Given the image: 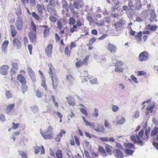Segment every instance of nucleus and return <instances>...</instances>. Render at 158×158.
I'll return each mask as SVG.
<instances>
[{
	"label": "nucleus",
	"instance_id": "nucleus-1",
	"mask_svg": "<svg viewBox=\"0 0 158 158\" xmlns=\"http://www.w3.org/2000/svg\"><path fill=\"white\" fill-rule=\"evenodd\" d=\"M82 118L86 126H89L93 128L94 130L98 132H103L104 131L105 129L102 124H98L96 126H94V123L88 122L83 116L82 117Z\"/></svg>",
	"mask_w": 158,
	"mask_h": 158
},
{
	"label": "nucleus",
	"instance_id": "nucleus-2",
	"mask_svg": "<svg viewBox=\"0 0 158 158\" xmlns=\"http://www.w3.org/2000/svg\"><path fill=\"white\" fill-rule=\"evenodd\" d=\"M53 130V127L50 126L48 127L46 131H43L41 130L40 132L41 135L45 139H50L53 138V135L52 133H50V132H52Z\"/></svg>",
	"mask_w": 158,
	"mask_h": 158
},
{
	"label": "nucleus",
	"instance_id": "nucleus-3",
	"mask_svg": "<svg viewBox=\"0 0 158 158\" xmlns=\"http://www.w3.org/2000/svg\"><path fill=\"white\" fill-rule=\"evenodd\" d=\"M144 134L143 130H141L139 133V135H136V139L135 136L134 135H132L131 137V140L135 143H137L140 146L143 145V142L141 140L140 137L143 138Z\"/></svg>",
	"mask_w": 158,
	"mask_h": 158
},
{
	"label": "nucleus",
	"instance_id": "nucleus-4",
	"mask_svg": "<svg viewBox=\"0 0 158 158\" xmlns=\"http://www.w3.org/2000/svg\"><path fill=\"white\" fill-rule=\"evenodd\" d=\"M23 21L22 17H18L16 20L15 24V27L18 30L21 31L23 28Z\"/></svg>",
	"mask_w": 158,
	"mask_h": 158
},
{
	"label": "nucleus",
	"instance_id": "nucleus-5",
	"mask_svg": "<svg viewBox=\"0 0 158 158\" xmlns=\"http://www.w3.org/2000/svg\"><path fill=\"white\" fill-rule=\"evenodd\" d=\"M123 65V63L120 60H116L114 66L115 67V71L118 73H122L123 69L122 67Z\"/></svg>",
	"mask_w": 158,
	"mask_h": 158
},
{
	"label": "nucleus",
	"instance_id": "nucleus-6",
	"mask_svg": "<svg viewBox=\"0 0 158 158\" xmlns=\"http://www.w3.org/2000/svg\"><path fill=\"white\" fill-rule=\"evenodd\" d=\"M149 56V54L148 52L143 51L139 54L138 56L139 60L141 62L145 61L148 59Z\"/></svg>",
	"mask_w": 158,
	"mask_h": 158
},
{
	"label": "nucleus",
	"instance_id": "nucleus-7",
	"mask_svg": "<svg viewBox=\"0 0 158 158\" xmlns=\"http://www.w3.org/2000/svg\"><path fill=\"white\" fill-rule=\"evenodd\" d=\"M53 46L52 44H48L45 49V52L49 57H51L52 53Z\"/></svg>",
	"mask_w": 158,
	"mask_h": 158
},
{
	"label": "nucleus",
	"instance_id": "nucleus-8",
	"mask_svg": "<svg viewBox=\"0 0 158 158\" xmlns=\"http://www.w3.org/2000/svg\"><path fill=\"white\" fill-rule=\"evenodd\" d=\"M35 153L37 154L40 151L41 154H43L45 153L43 145L40 146H35L34 147Z\"/></svg>",
	"mask_w": 158,
	"mask_h": 158
},
{
	"label": "nucleus",
	"instance_id": "nucleus-9",
	"mask_svg": "<svg viewBox=\"0 0 158 158\" xmlns=\"http://www.w3.org/2000/svg\"><path fill=\"white\" fill-rule=\"evenodd\" d=\"M28 36L30 41L32 43L36 42V32L30 31L28 33Z\"/></svg>",
	"mask_w": 158,
	"mask_h": 158
},
{
	"label": "nucleus",
	"instance_id": "nucleus-10",
	"mask_svg": "<svg viewBox=\"0 0 158 158\" xmlns=\"http://www.w3.org/2000/svg\"><path fill=\"white\" fill-rule=\"evenodd\" d=\"M52 81V86L54 89H56L58 85V80L56 76H52L51 77Z\"/></svg>",
	"mask_w": 158,
	"mask_h": 158
},
{
	"label": "nucleus",
	"instance_id": "nucleus-11",
	"mask_svg": "<svg viewBox=\"0 0 158 158\" xmlns=\"http://www.w3.org/2000/svg\"><path fill=\"white\" fill-rule=\"evenodd\" d=\"M107 48L108 50L111 53H115L117 51L116 46L110 43L108 44Z\"/></svg>",
	"mask_w": 158,
	"mask_h": 158
},
{
	"label": "nucleus",
	"instance_id": "nucleus-12",
	"mask_svg": "<svg viewBox=\"0 0 158 158\" xmlns=\"http://www.w3.org/2000/svg\"><path fill=\"white\" fill-rule=\"evenodd\" d=\"M9 68V66L4 65L2 66L0 68V73L2 75H6L7 74V70Z\"/></svg>",
	"mask_w": 158,
	"mask_h": 158
},
{
	"label": "nucleus",
	"instance_id": "nucleus-13",
	"mask_svg": "<svg viewBox=\"0 0 158 158\" xmlns=\"http://www.w3.org/2000/svg\"><path fill=\"white\" fill-rule=\"evenodd\" d=\"M114 154L117 158H123L124 156L123 152L119 149H116L114 151Z\"/></svg>",
	"mask_w": 158,
	"mask_h": 158
},
{
	"label": "nucleus",
	"instance_id": "nucleus-14",
	"mask_svg": "<svg viewBox=\"0 0 158 158\" xmlns=\"http://www.w3.org/2000/svg\"><path fill=\"white\" fill-rule=\"evenodd\" d=\"M43 28H45L43 30L44 36L45 38L48 37L49 35L50 28L48 27V26L47 25H44L40 26Z\"/></svg>",
	"mask_w": 158,
	"mask_h": 158
},
{
	"label": "nucleus",
	"instance_id": "nucleus-15",
	"mask_svg": "<svg viewBox=\"0 0 158 158\" xmlns=\"http://www.w3.org/2000/svg\"><path fill=\"white\" fill-rule=\"evenodd\" d=\"M13 43L14 47L17 49H20L21 47V43L20 41L17 38L14 39L13 41Z\"/></svg>",
	"mask_w": 158,
	"mask_h": 158
},
{
	"label": "nucleus",
	"instance_id": "nucleus-16",
	"mask_svg": "<svg viewBox=\"0 0 158 158\" xmlns=\"http://www.w3.org/2000/svg\"><path fill=\"white\" fill-rule=\"evenodd\" d=\"M66 98L69 106H74L76 105V103L75 100L71 96H70L68 97H66Z\"/></svg>",
	"mask_w": 158,
	"mask_h": 158
},
{
	"label": "nucleus",
	"instance_id": "nucleus-17",
	"mask_svg": "<svg viewBox=\"0 0 158 158\" xmlns=\"http://www.w3.org/2000/svg\"><path fill=\"white\" fill-rule=\"evenodd\" d=\"M28 73L29 75L33 81H36L35 77V73L32 69L30 67L27 68Z\"/></svg>",
	"mask_w": 158,
	"mask_h": 158
},
{
	"label": "nucleus",
	"instance_id": "nucleus-18",
	"mask_svg": "<svg viewBox=\"0 0 158 158\" xmlns=\"http://www.w3.org/2000/svg\"><path fill=\"white\" fill-rule=\"evenodd\" d=\"M48 66L49 67V70L48 72V73L49 74L51 77H52V76H56L54 73V68H53L52 64L50 63L48 64Z\"/></svg>",
	"mask_w": 158,
	"mask_h": 158
},
{
	"label": "nucleus",
	"instance_id": "nucleus-19",
	"mask_svg": "<svg viewBox=\"0 0 158 158\" xmlns=\"http://www.w3.org/2000/svg\"><path fill=\"white\" fill-rule=\"evenodd\" d=\"M81 1L79 0H74L73 2V6L77 9L81 8L83 6L81 4Z\"/></svg>",
	"mask_w": 158,
	"mask_h": 158
},
{
	"label": "nucleus",
	"instance_id": "nucleus-20",
	"mask_svg": "<svg viewBox=\"0 0 158 158\" xmlns=\"http://www.w3.org/2000/svg\"><path fill=\"white\" fill-rule=\"evenodd\" d=\"M66 79L68 82L69 85H72L75 81L74 78L71 75H68L66 76Z\"/></svg>",
	"mask_w": 158,
	"mask_h": 158
},
{
	"label": "nucleus",
	"instance_id": "nucleus-21",
	"mask_svg": "<svg viewBox=\"0 0 158 158\" xmlns=\"http://www.w3.org/2000/svg\"><path fill=\"white\" fill-rule=\"evenodd\" d=\"M12 68L11 69V72L12 74H16L15 71L18 69V65L17 63L14 62H12L11 63Z\"/></svg>",
	"mask_w": 158,
	"mask_h": 158
},
{
	"label": "nucleus",
	"instance_id": "nucleus-22",
	"mask_svg": "<svg viewBox=\"0 0 158 158\" xmlns=\"http://www.w3.org/2000/svg\"><path fill=\"white\" fill-rule=\"evenodd\" d=\"M135 10H140L142 7V4L140 0H135Z\"/></svg>",
	"mask_w": 158,
	"mask_h": 158
},
{
	"label": "nucleus",
	"instance_id": "nucleus-23",
	"mask_svg": "<svg viewBox=\"0 0 158 158\" xmlns=\"http://www.w3.org/2000/svg\"><path fill=\"white\" fill-rule=\"evenodd\" d=\"M155 135L156 136V139L158 141V127H155L151 131V136H153Z\"/></svg>",
	"mask_w": 158,
	"mask_h": 158
},
{
	"label": "nucleus",
	"instance_id": "nucleus-24",
	"mask_svg": "<svg viewBox=\"0 0 158 158\" xmlns=\"http://www.w3.org/2000/svg\"><path fill=\"white\" fill-rule=\"evenodd\" d=\"M116 119V123L118 124H123L125 121V118L120 116H117Z\"/></svg>",
	"mask_w": 158,
	"mask_h": 158
},
{
	"label": "nucleus",
	"instance_id": "nucleus-25",
	"mask_svg": "<svg viewBox=\"0 0 158 158\" xmlns=\"http://www.w3.org/2000/svg\"><path fill=\"white\" fill-rule=\"evenodd\" d=\"M150 15V21L151 22L154 21L156 18V15L154 10L152 9L151 10Z\"/></svg>",
	"mask_w": 158,
	"mask_h": 158
},
{
	"label": "nucleus",
	"instance_id": "nucleus-26",
	"mask_svg": "<svg viewBox=\"0 0 158 158\" xmlns=\"http://www.w3.org/2000/svg\"><path fill=\"white\" fill-rule=\"evenodd\" d=\"M17 79L22 84H25L26 82V80L24 77L21 74H19L17 77Z\"/></svg>",
	"mask_w": 158,
	"mask_h": 158
},
{
	"label": "nucleus",
	"instance_id": "nucleus-27",
	"mask_svg": "<svg viewBox=\"0 0 158 158\" xmlns=\"http://www.w3.org/2000/svg\"><path fill=\"white\" fill-rule=\"evenodd\" d=\"M8 43V41L7 40H6L3 42L2 44V51L4 52H5L6 51Z\"/></svg>",
	"mask_w": 158,
	"mask_h": 158
},
{
	"label": "nucleus",
	"instance_id": "nucleus-28",
	"mask_svg": "<svg viewBox=\"0 0 158 158\" xmlns=\"http://www.w3.org/2000/svg\"><path fill=\"white\" fill-rule=\"evenodd\" d=\"M10 27L11 36L13 37H15L17 34V31L13 25H11Z\"/></svg>",
	"mask_w": 158,
	"mask_h": 158
},
{
	"label": "nucleus",
	"instance_id": "nucleus-29",
	"mask_svg": "<svg viewBox=\"0 0 158 158\" xmlns=\"http://www.w3.org/2000/svg\"><path fill=\"white\" fill-rule=\"evenodd\" d=\"M15 105L14 104H10L9 105L6 109V113L9 114L10 112L12 109L14 107Z\"/></svg>",
	"mask_w": 158,
	"mask_h": 158
},
{
	"label": "nucleus",
	"instance_id": "nucleus-30",
	"mask_svg": "<svg viewBox=\"0 0 158 158\" xmlns=\"http://www.w3.org/2000/svg\"><path fill=\"white\" fill-rule=\"evenodd\" d=\"M124 24L123 21L122 19H121L118 22L114 24V25L116 28H117L119 27H122L123 26Z\"/></svg>",
	"mask_w": 158,
	"mask_h": 158
},
{
	"label": "nucleus",
	"instance_id": "nucleus-31",
	"mask_svg": "<svg viewBox=\"0 0 158 158\" xmlns=\"http://www.w3.org/2000/svg\"><path fill=\"white\" fill-rule=\"evenodd\" d=\"M155 106V103L154 102H152V104L148 106L146 108V110L148 111L150 113H152L153 111V109Z\"/></svg>",
	"mask_w": 158,
	"mask_h": 158
},
{
	"label": "nucleus",
	"instance_id": "nucleus-32",
	"mask_svg": "<svg viewBox=\"0 0 158 158\" xmlns=\"http://www.w3.org/2000/svg\"><path fill=\"white\" fill-rule=\"evenodd\" d=\"M137 35H135V38L136 40L138 42H140L142 40L141 36L143 34V32L141 31H139Z\"/></svg>",
	"mask_w": 158,
	"mask_h": 158
},
{
	"label": "nucleus",
	"instance_id": "nucleus-33",
	"mask_svg": "<svg viewBox=\"0 0 158 158\" xmlns=\"http://www.w3.org/2000/svg\"><path fill=\"white\" fill-rule=\"evenodd\" d=\"M57 158H62L63 157L62 151L60 149L57 150L55 153Z\"/></svg>",
	"mask_w": 158,
	"mask_h": 158
},
{
	"label": "nucleus",
	"instance_id": "nucleus-34",
	"mask_svg": "<svg viewBox=\"0 0 158 158\" xmlns=\"http://www.w3.org/2000/svg\"><path fill=\"white\" fill-rule=\"evenodd\" d=\"M37 9L39 13L42 14L43 13V10L44 9L43 5L38 4L37 5Z\"/></svg>",
	"mask_w": 158,
	"mask_h": 158
},
{
	"label": "nucleus",
	"instance_id": "nucleus-35",
	"mask_svg": "<svg viewBox=\"0 0 158 158\" xmlns=\"http://www.w3.org/2000/svg\"><path fill=\"white\" fill-rule=\"evenodd\" d=\"M157 28V26L156 25L151 26L150 24L148 25V29L151 31H155Z\"/></svg>",
	"mask_w": 158,
	"mask_h": 158
},
{
	"label": "nucleus",
	"instance_id": "nucleus-36",
	"mask_svg": "<svg viewBox=\"0 0 158 158\" xmlns=\"http://www.w3.org/2000/svg\"><path fill=\"white\" fill-rule=\"evenodd\" d=\"M55 0H50L49 4L48 5V10L49 11V8H50V6L52 7V10H53V8L55 7Z\"/></svg>",
	"mask_w": 158,
	"mask_h": 158
},
{
	"label": "nucleus",
	"instance_id": "nucleus-37",
	"mask_svg": "<svg viewBox=\"0 0 158 158\" xmlns=\"http://www.w3.org/2000/svg\"><path fill=\"white\" fill-rule=\"evenodd\" d=\"M31 29L34 32H36V27L32 20H31Z\"/></svg>",
	"mask_w": 158,
	"mask_h": 158
},
{
	"label": "nucleus",
	"instance_id": "nucleus-38",
	"mask_svg": "<svg viewBox=\"0 0 158 158\" xmlns=\"http://www.w3.org/2000/svg\"><path fill=\"white\" fill-rule=\"evenodd\" d=\"M89 56H86L84 59L83 61H82L84 65H87L89 62Z\"/></svg>",
	"mask_w": 158,
	"mask_h": 158
},
{
	"label": "nucleus",
	"instance_id": "nucleus-39",
	"mask_svg": "<svg viewBox=\"0 0 158 158\" xmlns=\"http://www.w3.org/2000/svg\"><path fill=\"white\" fill-rule=\"evenodd\" d=\"M76 23L75 19L73 17L69 18V24L71 26L74 24Z\"/></svg>",
	"mask_w": 158,
	"mask_h": 158
},
{
	"label": "nucleus",
	"instance_id": "nucleus-40",
	"mask_svg": "<svg viewBox=\"0 0 158 158\" xmlns=\"http://www.w3.org/2000/svg\"><path fill=\"white\" fill-rule=\"evenodd\" d=\"M41 85L43 86L46 91L48 90L47 86L46 84V81L45 79L42 80L41 81Z\"/></svg>",
	"mask_w": 158,
	"mask_h": 158
},
{
	"label": "nucleus",
	"instance_id": "nucleus-41",
	"mask_svg": "<svg viewBox=\"0 0 158 158\" xmlns=\"http://www.w3.org/2000/svg\"><path fill=\"white\" fill-rule=\"evenodd\" d=\"M19 154L21 156L22 158H27V156L26 152L22 151H19Z\"/></svg>",
	"mask_w": 158,
	"mask_h": 158
},
{
	"label": "nucleus",
	"instance_id": "nucleus-42",
	"mask_svg": "<svg viewBox=\"0 0 158 158\" xmlns=\"http://www.w3.org/2000/svg\"><path fill=\"white\" fill-rule=\"evenodd\" d=\"M64 52L65 55H66L67 57H69L70 56L71 52L68 47H66L65 48Z\"/></svg>",
	"mask_w": 158,
	"mask_h": 158
},
{
	"label": "nucleus",
	"instance_id": "nucleus-43",
	"mask_svg": "<svg viewBox=\"0 0 158 158\" xmlns=\"http://www.w3.org/2000/svg\"><path fill=\"white\" fill-rule=\"evenodd\" d=\"M76 67L77 68H79L84 65L82 61L81 60L77 61L75 64Z\"/></svg>",
	"mask_w": 158,
	"mask_h": 158
},
{
	"label": "nucleus",
	"instance_id": "nucleus-44",
	"mask_svg": "<svg viewBox=\"0 0 158 158\" xmlns=\"http://www.w3.org/2000/svg\"><path fill=\"white\" fill-rule=\"evenodd\" d=\"M5 94L6 98L8 99L12 97V94L9 90H7L6 91Z\"/></svg>",
	"mask_w": 158,
	"mask_h": 158
},
{
	"label": "nucleus",
	"instance_id": "nucleus-45",
	"mask_svg": "<svg viewBox=\"0 0 158 158\" xmlns=\"http://www.w3.org/2000/svg\"><path fill=\"white\" fill-rule=\"evenodd\" d=\"M74 138L77 145V146H79L80 145V142L79 138L76 135L74 136Z\"/></svg>",
	"mask_w": 158,
	"mask_h": 158
},
{
	"label": "nucleus",
	"instance_id": "nucleus-46",
	"mask_svg": "<svg viewBox=\"0 0 158 158\" xmlns=\"http://www.w3.org/2000/svg\"><path fill=\"white\" fill-rule=\"evenodd\" d=\"M98 111L99 110L97 108H95L93 113V116L95 117H97L98 115Z\"/></svg>",
	"mask_w": 158,
	"mask_h": 158
},
{
	"label": "nucleus",
	"instance_id": "nucleus-47",
	"mask_svg": "<svg viewBox=\"0 0 158 158\" xmlns=\"http://www.w3.org/2000/svg\"><path fill=\"white\" fill-rule=\"evenodd\" d=\"M111 147L110 146L106 144V146L105 147V148L106 150V151L107 152L109 153L110 155H111V150L110 149V148H111Z\"/></svg>",
	"mask_w": 158,
	"mask_h": 158
},
{
	"label": "nucleus",
	"instance_id": "nucleus-48",
	"mask_svg": "<svg viewBox=\"0 0 158 158\" xmlns=\"http://www.w3.org/2000/svg\"><path fill=\"white\" fill-rule=\"evenodd\" d=\"M125 146L126 148H135V146L131 143H127L125 144Z\"/></svg>",
	"mask_w": 158,
	"mask_h": 158
},
{
	"label": "nucleus",
	"instance_id": "nucleus-49",
	"mask_svg": "<svg viewBox=\"0 0 158 158\" xmlns=\"http://www.w3.org/2000/svg\"><path fill=\"white\" fill-rule=\"evenodd\" d=\"M80 111L81 113L85 116L88 115V113L87 110L85 108H81L80 109Z\"/></svg>",
	"mask_w": 158,
	"mask_h": 158
},
{
	"label": "nucleus",
	"instance_id": "nucleus-50",
	"mask_svg": "<svg viewBox=\"0 0 158 158\" xmlns=\"http://www.w3.org/2000/svg\"><path fill=\"white\" fill-rule=\"evenodd\" d=\"M98 150V151L100 153H101L102 154H106V151L105 149H104V148L103 147H102L101 146H99Z\"/></svg>",
	"mask_w": 158,
	"mask_h": 158
},
{
	"label": "nucleus",
	"instance_id": "nucleus-51",
	"mask_svg": "<svg viewBox=\"0 0 158 158\" xmlns=\"http://www.w3.org/2000/svg\"><path fill=\"white\" fill-rule=\"evenodd\" d=\"M150 132V130L149 129H147L145 130V135L146 136V139H145L146 141H147L148 138L149 137V134Z\"/></svg>",
	"mask_w": 158,
	"mask_h": 158
},
{
	"label": "nucleus",
	"instance_id": "nucleus-52",
	"mask_svg": "<svg viewBox=\"0 0 158 158\" xmlns=\"http://www.w3.org/2000/svg\"><path fill=\"white\" fill-rule=\"evenodd\" d=\"M73 27L70 28V32L71 33H73L74 32V31H77L76 30L78 27L77 25L75 24L73 25Z\"/></svg>",
	"mask_w": 158,
	"mask_h": 158
},
{
	"label": "nucleus",
	"instance_id": "nucleus-53",
	"mask_svg": "<svg viewBox=\"0 0 158 158\" xmlns=\"http://www.w3.org/2000/svg\"><path fill=\"white\" fill-rule=\"evenodd\" d=\"M27 90V86L26 85V84H22V92L24 93Z\"/></svg>",
	"mask_w": 158,
	"mask_h": 158
},
{
	"label": "nucleus",
	"instance_id": "nucleus-54",
	"mask_svg": "<svg viewBox=\"0 0 158 158\" xmlns=\"http://www.w3.org/2000/svg\"><path fill=\"white\" fill-rule=\"evenodd\" d=\"M32 16L36 20H38L40 19V17L39 15H37L35 12H33L31 13Z\"/></svg>",
	"mask_w": 158,
	"mask_h": 158
},
{
	"label": "nucleus",
	"instance_id": "nucleus-55",
	"mask_svg": "<svg viewBox=\"0 0 158 158\" xmlns=\"http://www.w3.org/2000/svg\"><path fill=\"white\" fill-rule=\"evenodd\" d=\"M125 152L127 154H129L130 155H132L134 152V151L130 149H127L125 150Z\"/></svg>",
	"mask_w": 158,
	"mask_h": 158
},
{
	"label": "nucleus",
	"instance_id": "nucleus-56",
	"mask_svg": "<svg viewBox=\"0 0 158 158\" xmlns=\"http://www.w3.org/2000/svg\"><path fill=\"white\" fill-rule=\"evenodd\" d=\"M66 131L64 130L61 129L60 130L59 133L58 134V135L62 138L64 135L66 134Z\"/></svg>",
	"mask_w": 158,
	"mask_h": 158
},
{
	"label": "nucleus",
	"instance_id": "nucleus-57",
	"mask_svg": "<svg viewBox=\"0 0 158 158\" xmlns=\"http://www.w3.org/2000/svg\"><path fill=\"white\" fill-rule=\"evenodd\" d=\"M104 22H105L103 20H100L99 22H96V24L98 26H103Z\"/></svg>",
	"mask_w": 158,
	"mask_h": 158
},
{
	"label": "nucleus",
	"instance_id": "nucleus-58",
	"mask_svg": "<svg viewBox=\"0 0 158 158\" xmlns=\"http://www.w3.org/2000/svg\"><path fill=\"white\" fill-rule=\"evenodd\" d=\"M146 74V73L143 71H138L137 72V75L138 76L144 75Z\"/></svg>",
	"mask_w": 158,
	"mask_h": 158
},
{
	"label": "nucleus",
	"instance_id": "nucleus-59",
	"mask_svg": "<svg viewBox=\"0 0 158 158\" xmlns=\"http://www.w3.org/2000/svg\"><path fill=\"white\" fill-rule=\"evenodd\" d=\"M119 109L118 106L114 105H113L112 106V110L114 112L117 111Z\"/></svg>",
	"mask_w": 158,
	"mask_h": 158
},
{
	"label": "nucleus",
	"instance_id": "nucleus-60",
	"mask_svg": "<svg viewBox=\"0 0 158 158\" xmlns=\"http://www.w3.org/2000/svg\"><path fill=\"white\" fill-rule=\"evenodd\" d=\"M42 93L38 89H37L36 91V96L39 98H40L42 97Z\"/></svg>",
	"mask_w": 158,
	"mask_h": 158
},
{
	"label": "nucleus",
	"instance_id": "nucleus-61",
	"mask_svg": "<svg viewBox=\"0 0 158 158\" xmlns=\"http://www.w3.org/2000/svg\"><path fill=\"white\" fill-rule=\"evenodd\" d=\"M104 125L105 127L107 128H110V123L106 119L104 120Z\"/></svg>",
	"mask_w": 158,
	"mask_h": 158
},
{
	"label": "nucleus",
	"instance_id": "nucleus-62",
	"mask_svg": "<svg viewBox=\"0 0 158 158\" xmlns=\"http://www.w3.org/2000/svg\"><path fill=\"white\" fill-rule=\"evenodd\" d=\"M49 19L53 22H56V18L54 16H50L49 17Z\"/></svg>",
	"mask_w": 158,
	"mask_h": 158
},
{
	"label": "nucleus",
	"instance_id": "nucleus-63",
	"mask_svg": "<svg viewBox=\"0 0 158 158\" xmlns=\"http://www.w3.org/2000/svg\"><path fill=\"white\" fill-rule=\"evenodd\" d=\"M27 46L30 54V55H31L32 54V50L33 48L32 45L31 44H28Z\"/></svg>",
	"mask_w": 158,
	"mask_h": 158
},
{
	"label": "nucleus",
	"instance_id": "nucleus-64",
	"mask_svg": "<svg viewBox=\"0 0 158 158\" xmlns=\"http://www.w3.org/2000/svg\"><path fill=\"white\" fill-rule=\"evenodd\" d=\"M61 137L58 134L55 138V141L56 142H59L60 140Z\"/></svg>",
	"mask_w": 158,
	"mask_h": 158
}]
</instances>
